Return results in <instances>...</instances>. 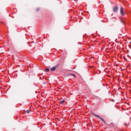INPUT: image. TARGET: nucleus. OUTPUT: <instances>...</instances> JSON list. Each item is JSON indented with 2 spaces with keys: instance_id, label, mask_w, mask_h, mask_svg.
Listing matches in <instances>:
<instances>
[{
  "instance_id": "obj_12",
  "label": "nucleus",
  "mask_w": 131,
  "mask_h": 131,
  "mask_svg": "<svg viewBox=\"0 0 131 131\" xmlns=\"http://www.w3.org/2000/svg\"><path fill=\"white\" fill-rule=\"evenodd\" d=\"M114 11H115V7L114 8Z\"/></svg>"
},
{
  "instance_id": "obj_8",
  "label": "nucleus",
  "mask_w": 131,
  "mask_h": 131,
  "mask_svg": "<svg viewBox=\"0 0 131 131\" xmlns=\"http://www.w3.org/2000/svg\"><path fill=\"white\" fill-rule=\"evenodd\" d=\"M39 10H40V9H39V8H37V9H36V12H38V11H39Z\"/></svg>"
},
{
  "instance_id": "obj_3",
  "label": "nucleus",
  "mask_w": 131,
  "mask_h": 131,
  "mask_svg": "<svg viewBox=\"0 0 131 131\" xmlns=\"http://www.w3.org/2000/svg\"><path fill=\"white\" fill-rule=\"evenodd\" d=\"M58 68V65L57 66H56L55 67H52L51 69V71H55L56 70V69H57Z\"/></svg>"
},
{
  "instance_id": "obj_14",
  "label": "nucleus",
  "mask_w": 131,
  "mask_h": 131,
  "mask_svg": "<svg viewBox=\"0 0 131 131\" xmlns=\"http://www.w3.org/2000/svg\"><path fill=\"white\" fill-rule=\"evenodd\" d=\"M124 124H125V125H126V123H125Z\"/></svg>"
},
{
  "instance_id": "obj_15",
  "label": "nucleus",
  "mask_w": 131,
  "mask_h": 131,
  "mask_svg": "<svg viewBox=\"0 0 131 131\" xmlns=\"http://www.w3.org/2000/svg\"><path fill=\"white\" fill-rule=\"evenodd\" d=\"M117 66H118V64H116Z\"/></svg>"
},
{
  "instance_id": "obj_4",
  "label": "nucleus",
  "mask_w": 131,
  "mask_h": 131,
  "mask_svg": "<svg viewBox=\"0 0 131 131\" xmlns=\"http://www.w3.org/2000/svg\"><path fill=\"white\" fill-rule=\"evenodd\" d=\"M118 11V7L116 6L115 7V12H117Z\"/></svg>"
},
{
  "instance_id": "obj_2",
  "label": "nucleus",
  "mask_w": 131,
  "mask_h": 131,
  "mask_svg": "<svg viewBox=\"0 0 131 131\" xmlns=\"http://www.w3.org/2000/svg\"><path fill=\"white\" fill-rule=\"evenodd\" d=\"M120 13L121 16H124V9L123 8V7L120 8Z\"/></svg>"
},
{
  "instance_id": "obj_7",
  "label": "nucleus",
  "mask_w": 131,
  "mask_h": 131,
  "mask_svg": "<svg viewBox=\"0 0 131 131\" xmlns=\"http://www.w3.org/2000/svg\"><path fill=\"white\" fill-rule=\"evenodd\" d=\"M70 75H72V76H73L74 77H75V75L73 74H70Z\"/></svg>"
},
{
  "instance_id": "obj_9",
  "label": "nucleus",
  "mask_w": 131,
  "mask_h": 131,
  "mask_svg": "<svg viewBox=\"0 0 131 131\" xmlns=\"http://www.w3.org/2000/svg\"><path fill=\"white\" fill-rule=\"evenodd\" d=\"M27 113H29V110H27Z\"/></svg>"
},
{
  "instance_id": "obj_1",
  "label": "nucleus",
  "mask_w": 131,
  "mask_h": 131,
  "mask_svg": "<svg viewBox=\"0 0 131 131\" xmlns=\"http://www.w3.org/2000/svg\"><path fill=\"white\" fill-rule=\"evenodd\" d=\"M92 115H94V116H96V117H98V118H99V119H100V120H101L102 121H103V122H104V123H106V122L105 121V120H104V119L101 117H100V116L99 115H97L96 114H95L94 113H92Z\"/></svg>"
},
{
  "instance_id": "obj_6",
  "label": "nucleus",
  "mask_w": 131,
  "mask_h": 131,
  "mask_svg": "<svg viewBox=\"0 0 131 131\" xmlns=\"http://www.w3.org/2000/svg\"><path fill=\"white\" fill-rule=\"evenodd\" d=\"M64 102H65V101L64 100H61L59 101V103L60 104H63L64 103Z\"/></svg>"
},
{
  "instance_id": "obj_11",
  "label": "nucleus",
  "mask_w": 131,
  "mask_h": 131,
  "mask_svg": "<svg viewBox=\"0 0 131 131\" xmlns=\"http://www.w3.org/2000/svg\"><path fill=\"white\" fill-rule=\"evenodd\" d=\"M122 23H123V24H124V23L123 22V21L121 20Z\"/></svg>"
},
{
  "instance_id": "obj_5",
  "label": "nucleus",
  "mask_w": 131,
  "mask_h": 131,
  "mask_svg": "<svg viewBox=\"0 0 131 131\" xmlns=\"http://www.w3.org/2000/svg\"><path fill=\"white\" fill-rule=\"evenodd\" d=\"M50 69L49 68H47L45 69V72H49Z\"/></svg>"
},
{
  "instance_id": "obj_13",
  "label": "nucleus",
  "mask_w": 131,
  "mask_h": 131,
  "mask_svg": "<svg viewBox=\"0 0 131 131\" xmlns=\"http://www.w3.org/2000/svg\"><path fill=\"white\" fill-rule=\"evenodd\" d=\"M1 36H2V35L0 34V38H2Z\"/></svg>"
},
{
  "instance_id": "obj_10",
  "label": "nucleus",
  "mask_w": 131,
  "mask_h": 131,
  "mask_svg": "<svg viewBox=\"0 0 131 131\" xmlns=\"http://www.w3.org/2000/svg\"><path fill=\"white\" fill-rule=\"evenodd\" d=\"M112 101L113 102H115V100L114 99H112Z\"/></svg>"
}]
</instances>
